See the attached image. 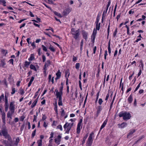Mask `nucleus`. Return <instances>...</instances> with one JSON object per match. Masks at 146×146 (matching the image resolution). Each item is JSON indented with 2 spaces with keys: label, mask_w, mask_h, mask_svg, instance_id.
<instances>
[{
  "label": "nucleus",
  "mask_w": 146,
  "mask_h": 146,
  "mask_svg": "<svg viewBox=\"0 0 146 146\" xmlns=\"http://www.w3.org/2000/svg\"><path fill=\"white\" fill-rule=\"evenodd\" d=\"M120 117H123V119L125 120H127L130 119L131 116V114L127 111H122L119 113Z\"/></svg>",
  "instance_id": "f257e3e1"
},
{
  "label": "nucleus",
  "mask_w": 146,
  "mask_h": 146,
  "mask_svg": "<svg viewBox=\"0 0 146 146\" xmlns=\"http://www.w3.org/2000/svg\"><path fill=\"white\" fill-rule=\"evenodd\" d=\"M79 29L75 30L74 28H72L71 30V33L73 37L76 40L79 38L80 35Z\"/></svg>",
  "instance_id": "f03ea898"
},
{
  "label": "nucleus",
  "mask_w": 146,
  "mask_h": 146,
  "mask_svg": "<svg viewBox=\"0 0 146 146\" xmlns=\"http://www.w3.org/2000/svg\"><path fill=\"white\" fill-rule=\"evenodd\" d=\"M9 97V94L8 93H5V104L4 106L5 108V111H7L9 110V104L8 103V98Z\"/></svg>",
  "instance_id": "7ed1b4c3"
},
{
  "label": "nucleus",
  "mask_w": 146,
  "mask_h": 146,
  "mask_svg": "<svg viewBox=\"0 0 146 146\" xmlns=\"http://www.w3.org/2000/svg\"><path fill=\"white\" fill-rule=\"evenodd\" d=\"M2 135L6 138H7L8 140H9L8 133L6 128L3 127L1 131L0 130V135Z\"/></svg>",
  "instance_id": "20e7f679"
},
{
  "label": "nucleus",
  "mask_w": 146,
  "mask_h": 146,
  "mask_svg": "<svg viewBox=\"0 0 146 146\" xmlns=\"http://www.w3.org/2000/svg\"><path fill=\"white\" fill-rule=\"evenodd\" d=\"M19 141L20 139L19 137L16 138L15 141H14L11 140L10 137V146H17Z\"/></svg>",
  "instance_id": "39448f33"
},
{
  "label": "nucleus",
  "mask_w": 146,
  "mask_h": 146,
  "mask_svg": "<svg viewBox=\"0 0 146 146\" xmlns=\"http://www.w3.org/2000/svg\"><path fill=\"white\" fill-rule=\"evenodd\" d=\"M15 102H12L10 104V113L11 114H13L15 110ZM10 118H11V115H10Z\"/></svg>",
  "instance_id": "423d86ee"
},
{
  "label": "nucleus",
  "mask_w": 146,
  "mask_h": 146,
  "mask_svg": "<svg viewBox=\"0 0 146 146\" xmlns=\"http://www.w3.org/2000/svg\"><path fill=\"white\" fill-rule=\"evenodd\" d=\"M82 119H81L80 120L79 122L78 123L77 125V128L76 133L78 134H79L80 132V127H82Z\"/></svg>",
  "instance_id": "0eeeda50"
},
{
  "label": "nucleus",
  "mask_w": 146,
  "mask_h": 146,
  "mask_svg": "<svg viewBox=\"0 0 146 146\" xmlns=\"http://www.w3.org/2000/svg\"><path fill=\"white\" fill-rule=\"evenodd\" d=\"M72 8L70 7H68L64 10L63 12V15L64 16L67 15L72 10Z\"/></svg>",
  "instance_id": "6e6552de"
},
{
  "label": "nucleus",
  "mask_w": 146,
  "mask_h": 146,
  "mask_svg": "<svg viewBox=\"0 0 146 146\" xmlns=\"http://www.w3.org/2000/svg\"><path fill=\"white\" fill-rule=\"evenodd\" d=\"M67 124H68V123L66 122V123L64 125V128L66 130L65 133H69V131L71 128L68 125H67Z\"/></svg>",
  "instance_id": "1a4fd4ad"
},
{
  "label": "nucleus",
  "mask_w": 146,
  "mask_h": 146,
  "mask_svg": "<svg viewBox=\"0 0 146 146\" xmlns=\"http://www.w3.org/2000/svg\"><path fill=\"white\" fill-rule=\"evenodd\" d=\"M82 33L83 38L85 39L86 41H87L88 39V33L84 30H82Z\"/></svg>",
  "instance_id": "9d476101"
},
{
  "label": "nucleus",
  "mask_w": 146,
  "mask_h": 146,
  "mask_svg": "<svg viewBox=\"0 0 146 146\" xmlns=\"http://www.w3.org/2000/svg\"><path fill=\"white\" fill-rule=\"evenodd\" d=\"M61 136L60 135L58 136L57 138L54 139V141L55 143L57 145L60 144L61 141Z\"/></svg>",
  "instance_id": "9b49d317"
},
{
  "label": "nucleus",
  "mask_w": 146,
  "mask_h": 146,
  "mask_svg": "<svg viewBox=\"0 0 146 146\" xmlns=\"http://www.w3.org/2000/svg\"><path fill=\"white\" fill-rule=\"evenodd\" d=\"M2 109L3 108L2 107H1L0 108V112H1V114L2 115V118L3 121V122H4L5 119V113L2 111Z\"/></svg>",
  "instance_id": "f8f14e48"
},
{
  "label": "nucleus",
  "mask_w": 146,
  "mask_h": 146,
  "mask_svg": "<svg viewBox=\"0 0 146 146\" xmlns=\"http://www.w3.org/2000/svg\"><path fill=\"white\" fill-rule=\"evenodd\" d=\"M62 92H58L57 90L56 91V96L57 98H58L59 100H61L62 99Z\"/></svg>",
  "instance_id": "ddd939ff"
},
{
  "label": "nucleus",
  "mask_w": 146,
  "mask_h": 146,
  "mask_svg": "<svg viewBox=\"0 0 146 146\" xmlns=\"http://www.w3.org/2000/svg\"><path fill=\"white\" fill-rule=\"evenodd\" d=\"M51 62L50 60H48L45 62V64L43 68H44L45 69L47 68L49 66Z\"/></svg>",
  "instance_id": "4468645a"
},
{
  "label": "nucleus",
  "mask_w": 146,
  "mask_h": 146,
  "mask_svg": "<svg viewBox=\"0 0 146 146\" xmlns=\"http://www.w3.org/2000/svg\"><path fill=\"white\" fill-rule=\"evenodd\" d=\"M30 40V38H28L27 39V41L28 43L29 44H30L33 47V48H35V47L36 46L35 44V42H30L29 40Z\"/></svg>",
  "instance_id": "2eb2a0df"
},
{
  "label": "nucleus",
  "mask_w": 146,
  "mask_h": 146,
  "mask_svg": "<svg viewBox=\"0 0 146 146\" xmlns=\"http://www.w3.org/2000/svg\"><path fill=\"white\" fill-rule=\"evenodd\" d=\"M127 125V123L125 122H123L121 124H118V126L119 128H123L126 127Z\"/></svg>",
  "instance_id": "dca6fc26"
},
{
  "label": "nucleus",
  "mask_w": 146,
  "mask_h": 146,
  "mask_svg": "<svg viewBox=\"0 0 146 146\" xmlns=\"http://www.w3.org/2000/svg\"><path fill=\"white\" fill-rule=\"evenodd\" d=\"M94 135V133L93 132H92L90 134L88 138V140L92 142L93 141V135Z\"/></svg>",
  "instance_id": "f3484780"
},
{
  "label": "nucleus",
  "mask_w": 146,
  "mask_h": 146,
  "mask_svg": "<svg viewBox=\"0 0 146 146\" xmlns=\"http://www.w3.org/2000/svg\"><path fill=\"white\" fill-rule=\"evenodd\" d=\"M107 121H108V119H106L105 121H104L103 123V124L102 125L101 127H100V131H101V130L103 128H104L105 126H106V124H107Z\"/></svg>",
  "instance_id": "a211bd4d"
},
{
  "label": "nucleus",
  "mask_w": 146,
  "mask_h": 146,
  "mask_svg": "<svg viewBox=\"0 0 146 146\" xmlns=\"http://www.w3.org/2000/svg\"><path fill=\"white\" fill-rule=\"evenodd\" d=\"M97 113L98 115L102 110V106H98L97 108Z\"/></svg>",
  "instance_id": "6ab92c4d"
},
{
  "label": "nucleus",
  "mask_w": 146,
  "mask_h": 146,
  "mask_svg": "<svg viewBox=\"0 0 146 146\" xmlns=\"http://www.w3.org/2000/svg\"><path fill=\"white\" fill-rule=\"evenodd\" d=\"M133 100L132 96L131 94L128 98L127 101L129 104H131L132 103Z\"/></svg>",
  "instance_id": "aec40b11"
},
{
  "label": "nucleus",
  "mask_w": 146,
  "mask_h": 146,
  "mask_svg": "<svg viewBox=\"0 0 146 146\" xmlns=\"http://www.w3.org/2000/svg\"><path fill=\"white\" fill-rule=\"evenodd\" d=\"M38 100L36 99L35 101L32 104L31 106V108H34L36 105V103L37 102Z\"/></svg>",
  "instance_id": "412c9836"
},
{
  "label": "nucleus",
  "mask_w": 146,
  "mask_h": 146,
  "mask_svg": "<svg viewBox=\"0 0 146 146\" xmlns=\"http://www.w3.org/2000/svg\"><path fill=\"white\" fill-rule=\"evenodd\" d=\"M145 137V136L144 135H142V136L141 137H139V139L137 141H136L134 144V145L135 144H136V143H137V142H139V141H140V140H141L143 138H144Z\"/></svg>",
  "instance_id": "4be33fe9"
},
{
  "label": "nucleus",
  "mask_w": 146,
  "mask_h": 146,
  "mask_svg": "<svg viewBox=\"0 0 146 146\" xmlns=\"http://www.w3.org/2000/svg\"><path fill=\"white\" fill-rule=\"evenodd\" d=\"M48 48L51 51H52L53 52H54L56 50L55 49H54V47L53 46H52L51 45H50V46Z\"/></svg>",
  "instance_id": "5701e85b"
},
{
  "label": "nucleus",
  "mask_w": 146,
  "mask_h": 146,
  "mask_svg": "<svg viewBox=\"0 0 146 146\" xmlns=\"http://www.w3.org/2000/svg\"><path fill=\"white\" fill-rule=\"evenodd\" d=\"M30 68L31 69L33 70H34L36 71V69L35 67L33 64H31L30 67Z\"/></svg>",
  "instance_id": "b1692460"
},
{
  "label": "nucleus",
  "mask_w": 146,
  "mask_h": 146,
  "mask_svg": "<svg viewBox=\"0 0 146 146\" xmlns=\"http://www.w3.org/2000/svg\"><path fill=\"white\" fill-rule=\"evenodd\" d=\"M56 76L60 78L61 75V72L59 70H58L57 72L56 73Z\"/></svg>",
  "instance_id": "393cba45"
},
{
  "label": "nucleus",
  "mask_w": 146,
  "mask_h": 146,
  "mask_svg": "<svg viewBox=\"0 0 146 146\" xmlns=\"http://www.w3.org/2000/svg\"><path fill=\"white\" fill-rule=\"evenodd\" d=\"M135 131V129H131L130 130V132L129 133L128 136L132 135L133 133H134Z\"/></svg>",
  "instance_id": "a878e982"
},
{
  "label": "nucleus",
  "mask_w": 146,
  "mask_h": 146,
  "mask_svg": "<svg viewBox=\"0 0 146 146\" xmlns=\"http://www.w3.org/2000/svg\"><path fill=\"white\" fill-rule=\"evenodd\" d=\"M100 23H99L98 24H96V30L99 31L100 30Z\"/></svg>",
  "instance_id": "bb28decb"
},
{
  "label": "nucleus",
  "mask_w": 146,
  "mask_h": 146,
  "mask_svg": "<svg viewBox=\"0 0 146 146\" xmlns=\"http://www.w3.org/2000/svg\"><path fill=\"white\" fill-rule=\"evenodd\" d=\"M5 65V60H2L1 61V64L0 63V66H2L4 67Z\"/></svg>",
  "instance_id": "cd10ccee"
},
{
  "label": "nucleus",
  "mask_w": 146,
  "mask_h": 146,
  "mask_svg": "<svg viewBox=\"0 0 146 146\" xmlns=\"http://www.w3.org/2000/svg\"><path fill=\"white\" fill-rule=\"evenodd\" d=\"M54 13L55 15L57 16H58L60 17H61V18L62 17V16L61 15L60 13H58L56 11H55L54 12Z\"/></svg>",
  "instance_id": "c85d7f7f"
},
{
  "label": "nucleus",
  "mask_w": 146,
  "mask_h": 146,
  "mask_svg": "<svg viewBox=\"0 0 146 146\" xmlns=\"http://www.w3.org/2000/svg\"><path fill=\"white\" fill-rule=\"evenodd\" d=\"M30 64V62H28L27 61H26L25 63V67L27 68H28Z\"/></svg>",
  "instance_id": "c756f323"
},
{
  "label": "nucleus",
  "mask_w": 146,
  "mask_h": 146,
  "mask_svg": "<svg viewBox=\"0 0 146 146\" xmlns=\"http://www.w3.org/2000/svg\"><path fill=\"white\" fill-rule=\"evenodd\" d=\"M88 135H86L85 137H84L83 138V140L82 141V145L84 144L85 143V141L86 139L88 137Z\"/></svg>",
  "instance_id": "7c9ffc66"
},
{
  "label": "nucleus",
  "mask_w": 146,
  "mask_h": 146,
  "mask_svg": "<svg viewBox=\"0 0 146 146\" xmlns=\"http://www.w3.org/2000/svg\"><path fill=\"white\" fill-rule=\"evenodd\" d=\"M36 131V129H35V130L33 131L32 132L31 135V137L32 138H34V137L35 135Z\"/></svg>",
  "instance_id": "2f4dec72"
},
{
  "label": "nucleus",
  "mask_w": 146,
  "mask_h": 146,
  "mask_svg": "<svg viewBox=\"0 0 146 146\" xmlns=\"http://www.w3.org/2000/svg\"><path fill=\"white\" fill-rule=\"evenodd\" d=\"M4 99V95L3 94H2L0 96V102H2V100H3Z\"/></svg>",
  "instance_id": "473e14b6"
},
{
  "label": "nucleus",
  "mask_w": 146,
  "mask_h": 146,
  "mask_svg": "<svg viewBox=\"0 0 146 146\" xmlns=\"http://www.w3.org/2000/svg\"><path fill=\"white\" fill-rule=\"evenodd\" d=\"M38 146H42V140L41 139L38 140L37 141Z\"/></svg>",
  "instance_id": "72a5a7b5"
},
{
  "label": "nucleus",
  "mask_w": 146,
  "mask_h": 146,
  "mask_svg": "<svg viewBox=\"0 0 146 146\" xmlns=\"http://www.w3.org/2000/svg\"><path fill=\"white\" fill-rule=\"evenodd\" d=\"M1 52L4 55H6V54L7 53V51L4 50H2Z\"/></svg>",
  "instance_id": "f704fd0d"
},
{
  "label": "nucleus",
  "mask_w": 146,
  "mask_h": 146,
  "mask_svg": "<svg viewBox=\"0 0 146 146\" xmlns=\"http://www.w3.org/2000/svg\"><path fill=\"white\" fill-rule=\"evenodd\" d=\"M96 35H92L91 36V39L92 42H94Z\"/></svg>",
  "instance_id": "c9c22d12"
},
{
  "label": "nucleus",
  "mask_w": 146,
  "mask_h": 146,
  "mask_svg": "<svg viewBox=\"0 0 146 146\" xmlns=\"http://www.w3.org/2000/svg\"><path fill=\"white\" fill-rule=\"evenodd\" d=\"M25 92L23 89H22L21 88L20 89V93L21 95H23L24 94Z\"/></svg>",
  "instance_id": "e433bc0d"
},
{
  "label": "nucleus",
  "mask_w": 146,
  "mask_h": 146,
  "mask_svg": "<svg viewBox=\"0 0 146 146\" xmlns=\"http://www.w3.org/2000/svg\"><path fill=\"white\" fill-rule=\"evenodd\" d=\"M1 84L5 85L6 86H7V84L6 81L5 80H4L3 81H1Z\"/></svg>",
  "instance_id": "4c0bfd02"
},
{
  "label": "nucleus",
  "mask_w": 146,
  "mask_h": 146,
  "mask_svg": "<svg viewBox=\"0 0 146 146\" xmlns=\"http://www.w3.org/2000/svg\"><path fill=\"white\" fill-rule=\"evenodd\" d=\"M15 88L14 87H12V92L11 94L13 95L15 93Z\"/></svg>",
  "instance_id": "58836bf2"
},
{
  "label": "nucleus",
  "mask_w": 146,
  "mask_h": 146,
  "mask_svg": "<svg viewBox=\"0 0 146 146\" xmlns=\"http://www.w3.org/2000/svg\"><path fill=\"white\" fill-rule=\"evenodd\" d=\"M103 102V101L101 98H100L99 99L98 102L100 106L102 104Z\"/></svg>",
  "instance_id": "ea45409f"
},
{
  "label": "nucleus",
  "mask_w": 146,
  "mask_h": 146,
  "mask_svg": "<svg viewBox=\"0 0 146 146\" xmlns=\"http://www.w3.org/2000/svg\"><path fill=\"white\" fill-rule=\"evenodd\" d=\"M42 48L43 50L45 52H47V50L46 49V47L44 46V45H42Z\"/></svg>",
  "instance_id": "a19ab883"
},
{
  "label": "nucleus",
  "mask_w": 146,
  "mask_h": 146,
  "mask_svg": "<svg viewBox=\"0 0 146 146\" xmlns=\"http://www.w3.org/2000/svg\"><path fill=\"white\" fill-rule=\"evenodd\" d=\"M58 104L59 106H61L62 105V99L61 100H59L58 102Z\"/></svg>",
  "instance_id": "79ce46f5"
},
{
  "label": "nucleus",
  "mask_w": 146,
  "mask_h": 146,
  "mask_svg": "<svg viewBox=\"0 0 146 146\" xmlns=\"http://www.w3.org/2000/svg\"><path fill=\"white\" fill-rule=\"evenodd\" d=\"M57 129H59L61 131L62 130V126L61 125H59L57 126Z\"/></svg>",
  "instance_id": "37998d69"
},
{
  "label": "nucleus",
  "mask_w": 146,
  "mask_h": 146,
  "mask_svg": "<svg viewBox=\"0 0 146 146\" xmlns=\"http://www.w3.org/2000/svg\"><path fill=\"white\" fill-rule=\"evenodd\" d=\"M111 3V1L110 0H109L108 2V4L107 5V8H106V10H108L109 7L110 6Z\"/></svg>",
  "instance_id": "c03bdc74"
},
{
  "label": "nucleus",
  "mask_w": 146,
  "mask_h": 146,
  "mask_svg": "<svg viewBox=\"0 0 146 146\" xmlns=\"http://www.w3.org/2000/svg\"><path fill=\"white\" fill-rule=\"evenodd\" d=\"M92 142L88 140L87 142V146H91Z\"/></svg>",
  "instance_id": "a18cd8bd"
},
{
  "label": "nucleus",
  "mask_w": 146,
  "mask_h": 146,
  "mask_svg": "<svg viewBox=\"0 0 146 146\" xmlns=\"http://www.w3.org/2000/svg\"><path fill=\"white\" fill-rule=\"evenodd\" d=\"M80 66V64L79 63H76L75 66L76 68L77 69H78L79 68Z\"/></svg>",
  "instance_id": "49530a36"
},
{
  "label": "nucleus",
  "mask_w": 146,
  "mask_h": 146,
  "mask_svg": "<svg viewBox=\"0 0 146 146\" xmlns=\"http://www.w3.org/2000/svg\"><path fill=\"white\" fill-rule=\"evenodd\" d=\"M99 92H98L97 93V94L96 95V100L95 101L96 103L98 101V97H99Z\"/></svg>",
  "instance_id": "de8ad7c7"
},
{
  "label": "nucleus",
  "mask_w": 146,
  "mask_h": 146,
  "mask_svg": "<svg viewBox=\"0 0 146 146\" xmlns=\"http://www.w3.org/2000/svg\"><path fill=\"white\" fill-rule=\"evenodd\" d=\"M117 28L116 29L115 31H114V32L113 33V36L114 37H115L116 35V34L117 33Z\"/></svg>",
  "instance_id": "09e8293b"
},
{
  "label": "nucleus",
  "mask_w": 146,
  "mask_h": 146,
  "mask_svg": "<svg viewBox=\"0 0 146 146\" xmlns=\"http://www.w3.org/2000/svg\"><path fill=\"white\" fill-rule=\"evenodd\" d=\"M46 118V117L45 116V115L42 114V120H45Z\"/></svg>",
  "instance_id": "8fccbe9b"
},
{
  "label": "nucleus",
  "mask_w": 146,
  "mask_h": 146,
  "mask_svg": "<svg viewBox=\"0 0 146 146\" xmlns=\"http://www.w3.org/2000/svg\"><path fill=\"white\" fill-rule=\"evenodd\" d=\"M40 89L39 88L38 89V91L35 93V95L34 96V98H35L38 95V92H39V91H40Z\"/></svg>",
  "instance_id": "3c124183"
},
{
  "label": "nucleus",
  "mask_w": 146,
  "mask_h": 146,
  "mask_svg": "<svg viewBox=\"0 0 146 146\" xmlns=\"http://www.w3.org/2000/svg\"><path fill=\"white\" fill-rule=\"evenodd\" d=\"M57 107V103H56V105H55V106L54 108V110L56 112H57V110H58Z\"/></svg>",
  "instance_id": "603ef678"
},
{
  "label": "nucleus",
  "mask_w": 146,
  "mask_h": 146,
  "mask_svg": "<svg viewBox=\"0 0 146 146\" xmlns=\"http://www.w3.org/2000/svg\"><path fill=\"white\" fill-rule=\"evenodd\" d=\"M74 124V123H68V124H67V125H68L71 128V127L73 126Z\"/></svg>",
  "instance_id": "864d4df0"
},
{
  "label": "nucleus",
  "mask_w": 146,
  "mask_h": 146,
  "mask_svg": "<svg viewBox=\"0 0 146 146\" xmlns=\"http://www.w3.org/2000/svg\"><path fill=\"white\" fill-rule=\"evenodd\" d=\"M42 61L43 62H44L46 60V58L45 56L44 55H42Z\"/></svg>",
  "instance_id": "5fc2aeb1"
},
{
  "label": "nucleus",
  "mask_w": 146,
  "mask_h": 146,
  "mask_svg": "<svg viewBox=\"0 0 146 146\" xmlns=\"http://www.w3.org/2000/svg\"><path fill=\"white\" fill-rule=\"evenodd\" d=\"M110 23H109V24L108 26V28L107 30L108 31V36L110 33Z\"/></svg>",
  "instance_id": "6e6d98bb"
},
{
  "label": "nucleus",
  "mask_w": 146,
  "mask_h": 146,
  "mask_svg": "<svg viewBox=\"0 0 146 146\" xmlns=\"http://www.w3.org/2000/svg\"><path fill=\"white\" fill-rule=\"evenodd\" d=\"M43 69L44 70L43 71V72H44V76H46L47 75V74H46V70H47V68H46L45 69L44 68H43Z\"/></svg>",
  "instance_id": "4d7b16f0"
},
{
  "label": "nucleus",
  "mask_w": 146,
  "mask_h": 146,
  "mask_svg": "<svg viewBox=\"0 0 146 146\" xmlns=\"http://www.w3.org/2000/svg\"><path fill=\"white\" fill-rule=\"evenodd\" d=\"M117 5H116L115 6L114 9V13H113L114 16H115V11H116V8H117Z\"/></svg>",
  "instance_id": "13d9d810"
},
{
  "label": "nucleus",
  "mask_w": 146,
  "mask_h": 146,
  "mask_svg": "<svg viewBox=\"0 0 146 146\" xmlns=\"http://www.w3.org/2000/svg\"><path fill=\"white\" fill-rule=\"evenodd\" d=\"M97 33L96 30H95L94 29L93 31L92 35H96Z\"/></svg>",
  "instance_id": "bf43d9fd"
},
{
  "label": "nucleus",
  "mask_w": 146,
  "mask_h": 146,
  "mask_svg": "<svg viewBox=\"0 0 146 146\" xmlns=\"http://www.w3.org/2000/svg\"><path fill=\"white\" fill-rule=\"evenodd\" d=\"M25 117L24 116H21L20 118V120L21 121H23L24 120Z\"/></svg>",
  "instance_id": "052dcab7"
},
{
  "label": "nucleus",
  "mask_w": 146,
  "mask_h": 146,
  "mask_svg": "<svg viewBox=\"0 0 146 146\" xmlns=\"http://www.w3.org/2000/svg\"><path fill=\"white\" fill-rule=\"evenodd\" d=\"M63 88V85H62V86H61L59 89V90L60 91V92H62V90Z\"/></svg>",
  "instance_id": "680f3d73"
},
{
  "label": "nucleus",
  "mask_w": 146,
  "mask_h": 146,
  "mask_svg": "<svg viewBox=\"0 0 146 146\" xmlns=\"http://www.w3.org/2000/svg\"><path fill=\"white\" fill-rule=\"evenodd\" d=\"M65 76L66 77V76H67V74H68V76H69V75L70 74H69V72H68V71H66L65 72Z\"/></svg>",
  "instance_id": "e2e57ef3"
},
{
  "label": "nucleus",
  "mask_w": 146,
  "mask_h": 146,
  "mask_svg": "<svg viewBox=\"0 0 146 146\" xmlns=\"http://www.w3.org/2000/svg\"><path fill=\"white\" fill-rule=\"evenodd\" d=\"M54 133L53 132H52L50 134V139L53 138L54 137Z\"/></svg>",
  "instance_id": "0e129e2a"
},
{
  "label": "nucleus",
  "mask_w": 146,
  "mask_h": 146,
  "mask_svg": "<svg viewBox=\"0 0 146 146\" xmlns=\"http://www.w3.org/2000/svg\"><path fill=\"white\" fill-rule=\"evenodd\" d=\"M62 111L61 112V115L62 116H63V115H64L65 114V112H64V110L63 109H62Z\"/></svg>",
  "instance_id": "69168bd1"
},
{
  "label": "nucleus",
  "mask_w": 146,
  "mask_h": 146,
  "mask_svg": "<svg viewBox=\"0 0 146 146\" xmlns=\"http://www.w3.org/2000/svg\"><path fill=\"white\" fill-rule=\"evenodd\" d=\"M6 3V2L5 0H1V3H2L3 4L4 6H5L6 5L5 4Z\"/></svg>",
  "instance_id": "338daca9"
},
{
  "label": "nucleus",
  "mask_w": 146,
  "mask_h": 146,
  "mask_svg": "<svg viewBox=\"0 0 146 146\" xmlns=\"http://www.w3.org/2000/svg\"><path fill=\"white\" fill-rule=\"evenodd\" d=\"M37 116L35 115H34V119L33 120V121H36L37 119Z\"/></svg>",
  "instance_id": "774afa93"
}]
</instances>
